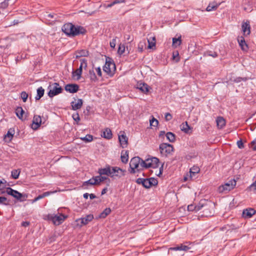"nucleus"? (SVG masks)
<instances>
[{
    "label": "nucleus",
    "mask_w": 256,
    "mask_h": 256,
    "mask_svg": "<svg viewBox=\"0 0 256 256\" xmlns=\"http://www.w3.org/2000/svg\"><path fill=\"white\" fill-rule=\"evenodd\" d=\"M125 50V47L124 45H120L119 46L118 49V53L120 54H122L124 52Z\"/></svg>",
    "instance_id": "49"
},
{
    "label": "nucleus",
    "mask_w": 256,
    "mask_h": 256,
    "mask_svg": "<svg viewBox=\"0 0 256 256\" xmlns=\"http://www.w3.org/2000/svg\"><path fill=\"white\" fill-rule=\"evenodd\" d=\"M148 48H152L153 46H155V45H156L155 42H150L149 40H148Z\"/></svg>",
    "instance_id": "58"
},
{
    "label": "nucleus",
    "mask_w": 256,
    "mask_h": 256,
    "mask_svg": "<svg viewBox=\"0 0 256 256\" xmlns=\"http://www.w3.org/2000/svg\"><path fill=\"white\" fill-rule=\"evenodd\" d=\"M48 89L49 90L48 95L50 98H53L54 96L58 95L62 92V88L58 83L54 82L50 84Z\"/></svg>",
    "instance_id": "6"
},
{
    "label": "nucleus",
    "mask_w": 256,
    "mask_h": 256,
    "mask_svg": "<svg viewBox=\"0 0 256 256\" xmlns=\"http://www.w3.org/2000/svg\"><path fill=\"white\" fill-rule=\"evenodd\" d=\"M82 70L78 68L76 71L72 72L73 77H76L77 80H79L81 76Z\"/></svg>",
    "instance_id": "36"
},
{
    "label": "nucleus",
    "mask_w": 256,
    "mask_h": 256,
    "mask_svg": "<svg viewBox=\"0 0 256 256\" xmlns=\"http://www.w3.org/2000/svg\"><path fill=\"white\" fill-rule=\"evenodd\" d=\"M206 54L208 56H212L213 58H216L218 56V54L216 52H208Z\"/></svg>",
    "instance_id": "50"
},
{
    "label": "nucleus",
    "mask_w": 256,
    "mask_h": 256,
    "mask_svg": "<svg viewBox=\"0 0 256 256\" xmlns=\"http://www.w3.org/2000/svg\"><path fill=\"white\" fill-rule=\"evenodd\" d=\"M146 178H138L136 180V182L138 184H142V185L144 183V181Z\"/></svg>",
    "instance_id": "57"
},
{
    "label": "nucleus",
    "mask_w": 256,
    "mask_h": 256,
    "mask_svg": "<svg viewBox=\"0 0 256 256\" xmlns=\"http://www.w3.org/2000/svg\"><path fill=\"white\" fill-rule=\"evenodd\" d=\"M80 139L86 142H90L92 141L93 136L91 134H86L85 136L80 138Z\"/></svg>",
    "instance_id": "38"
},
{
    "label": "nucleus",
    "mask_w": 256,
    "mask_h": 256,
    "mask_svg": "<svg viewBox=\"0 0 256 256\" xmlns=\"http://www.w3.org/2000/svg\"><path fill=\"white\" fill-rule=\"evenodd\" d=\"M62 30L66 35L72 36L84 34L86 30L82 26H75L72 23L65 24L62 27Z\"/></svg>",
    "instance_id": "1"
},
{
    "label": "nucleus",
    "mask_w": 256,
    "mask_h": 256,
    "mask_svg": "<svg viewBox=\"0 0 256 256\" xmlns=\"http://www.w3.org/2000/svg\"><path fill=\"white\" fill-rule=\"evenodd\" d=\"M190 249V248L188 246H187L184 245L182 244H180V246H176L170 248V250H184V251H187Z\"/></svg>",
    "instance_id": "28"
},
{
    "label": "nucleus",
    "mask_w": 256,
    "mask_h": 256,
    "mask_svg": "<svg viewBox=\"0 0 256 256\" xmlns=\"http://www.w3.org/2000/svg\"><path fill=\"white\" fill-rule=\"evenodd\" d=\"M197 205L190 204L188 206V211H193L197 212L199 211V210H197L196 208Z\"/></svg>",
    "instance_id": "46"
},
{
    "label": "nucleus",
    "mask_w": 256,
    "mask_h": 256,
    "mask_svg": "<svg viewBox=\"0 0 256 256\" xmlns=\"http://www.w3.org/2000/svg\"><path fill=\"white\" fill-rule=\"evenodd\" d=\"M157 184L158 180L154 178H146L142 186L144 187L148 188H150L152 186H156Z\"/></svg>",
    "instance_id": "16"
},
{
    "label": "nucleus",
    "mask_w": 256,
    "mask_h": 256,
    "mask_svg": "<svg viewBox=\"0 0 256 256\" xmlns=\"http://www.w3.org/2000/svg\"><path fill=\"white\" fill-rule=\"evenodd\" d=\"M242 30L245 36H247L250 34V26L248 21L242 22Z\"/></svg>",
    "instance_id": "18"
},
{
    "label": "nucleus",
    "mask_w": 256,
    "mask_h": 256,
    "mask_svg": "<svg viewBox=\"0 0 256 256\" xmlns=\"http://www.w3.org/2000/svg\"><path fill=\"white\" fill-rule=\"evenodd\" d=\"M72 118L75 121H76L77 122H78L80 120V118L78 113H76V114H73Z\"/></svg>",
    "instance_id": "54"
},
{
    "label": "nucleus",
    "mask_w": 256,
    "mask_h": 256,
    "mask_svg": "<svg viewBox=\"0 0 256 256\" xmlns=\"http://www.w3.org/2000/svg\"><path fill=\"white\" fill-rule=\"evenodd\" d=\"M111 212L110 208H106L100 214V218H105Z\"/></svg>",
    "instance_id": "37"
},
{
    "label": "nucleus",
    "mask_w": 256,
    "mask_h": 256,
    "mask_svg": "<svg viewBox=\"0 0 256 256\" xmlns=\"http://www.w3.org/2000/svg\"><path fill=\"white\" fill-rule=\"evenodd\" d=\"M181 37L180 36L178 38H172V44L176 46H179L181 44Z\"/></svg>",
    "instance_id": "42"
},
{
    "label": "nucleus",
    "mask_w": 256,
    "mask_h": 256,
    "mask_svg": "<svg viewBox=\"0 0 256 256\" xmlns=\"http://www.w3.org/2000/svg\"><path fill=\"white\" fill-rule=\"evenodd\" d=\"M21 98L22 99L24 102H26L28 98V94L25 92H21Z\"/></svg>",
    "instance_id": "47"
},
{
    "label": "nucleus",
    "mask_w": 256,
    "mask_h": 256,
    "mask_svg": "<svg viewBox=\"0 0 256 256\" xmlns=\"http://www.w3.org/2000/svg\"><path fill=\"white\" fill-rule=\"evenodd\" d=\"M102 136L108 140L112 138V130L109 128H105Z\"/></svg>",
    "instance_id": "27"
},
{
    "label": "nucleus",
    "mask_w": 256,
    "mask_h": 256,
    "mask_svg": "<svg viewBox=\"0 0 256 256\" xmlns=\"http://www.w3.org/2000/svg\"><path fill=\"white\" fill-rule=\"evenodd\" d=\"M256 213V210L252 208L244 209L242 212V216L245 218H250Z\"/></svg>",
    "instance_id": "17"
},
{
    "label": "nucleus",
    "mask_w": 256,
    "mask_h": 256,
    "mask_svg": "<svg viewBox=\"0 0 256 256\" xmlns=\"http://www.w3.org/2000/svg\"><path fill=\"white\" fill-rule=\"evenodd\" d=\"M24 113V110L22 108V107H18L16 110V116L20 119L23 120V114Z\"/></svg>",
    "instance_id": "33"
},
{
    "label": "nucleus",
    "mask_w": 256,
    "mask_h": 256,
    "mask_svg": "<svg viewBox=\"0 0 256 256\" xmlns=\"http://www.w3.org/2000/svg\"><path fill=\"white\" fill-rule=\"evenodd\" d=\"M200 170V168L198 166H193L192 168L190 169V175L191 177H192L195 175V174H196L199 172Z\"/></svg>",
    "instance_id": "35"
},
{
    "label": "nucleus",
    "mask_w": 256,
    "mask_h": 256,
    "mask_svg": "<svg viewBox=\"0 0 256 256\" xmlns=\"http://www.w3.org/2000/svg\"><path fill=\"white\" fill-rule=\"evenodd\" d=\"M181 130L186 133L188 132V130L190 128V126L188 125V122H186L182 124L180 126Z\"/></svg>",
    "instance_id": "39"
},
{
    "label": "nucleus",
    "mask_w": 256,
    "mask_h": 256,
    "mask_svg": "<svg viewBox=\"0 0 256 256\" xmlns=\"http://www.w3.org/2000/svg\"><path fill=\"white\" fill-rule=\"evenodd\" d=\"M107 190H108L107 188H105L104 189H102V193H101L102 195L105 194Z\"/></svg>",
    "instance_id": "63"
},
{
    "label": "nucleus",
    "mask_w": 256,
    "mask_h": 256,
    "mask_svg": "<svg viewBox=\"0 0 256 256\" xmlns=\"http://www.w3.org/2000/svg\"><path fill=\"white\" fill-rule=\"evenodd\" d=\"M216 122L217 126L218 128H222L226 125L225 120L222 117H218L216 120Z\"/></svg>",
    "instance_id": "29"
},
{
    "label": "nucleus",
    "mask_w": 256,
    "mask_h": 256,
    "mask_svg": "<svg viewBox=\"0 0 256 256\" xmlns=\"http://www.w3.org/2000/svg\"><path fill=\"white\" fill-rule=\"evenodd\" d=\"M236 185V181L234 180H231L224 184L220 186L218 188V192L220 193H227L232 190Z\"/></svg>",
    "instance_id": "8"
},
{
    "label": "nucleus",
    "mask_w": 256,
    "mask_h": 256,
    "mask_svg": "<svg viewBox=\"0 0 256 256\" xmlns=\"http://www.w3.org/2000/svg\"><path fill=\"white\" fill-rule=\"evenodd\" d=\"M159 148L160 154L165 156L172 154L174 150L173 146L167 143L161 144Z\"/></svg>",
    "instance_id": "9"
},
{
    "label": "nucleus",
    "mask_w": 256,
    "mask_h": 256,
    "mask_svg": "<svg viewBox=\"0 0 256 256\" xmlns=\"http://www.w3.org/2000/svg\"><path fill=\"white\" fill-rule=\"evenodd\" d=\"M89 76L91 80L95 81L97 80L96 76L93 70H89Z\"/></svg>",
    "instance_id": "45"
},
{
    "label": "nucleus",
    "mask_w": 256,
    "mask_h": 256,
    "mask_svg": "<svg viewBox=\"0 0 256 256\" xmlns=\"http://www.w3.org/2000/svg\"><path fill=\"white\" fill-rule=\"evenodd\" d=\"M42 118L40 116L34 115V116L32 128L34 130H37L41 125Z\"/></svg>",
    "instance_id": "15"
},
{
    "label": "nucleus",
    "mask_w": 256,
    "mask_h": 256,
    "mask_svg": "<svg viewBox=\"0 0 256 256\" xmlns=\"http://www.w3.org/2000/svg\"><path fill=\"white\" fill-rule=\"evenodd\" d=\"M30 222H23L22 223V226L24 227H26L30 225Z\"/></svg>",
    "instance_id": "60"
},
{
    "label": "nucleus",
    "mask_w": 256,
    "mask_h": 256,
    "mask_svg": "<svg viewBox=\"0 0 256 256\" xmlns=\"http://www.w3.org/2000/svg\"><path fill=\"white\" fill-rule=\"evenodd\" d=\"M219 5H220V4H218L215 2H210L208 6H207L206 10L208 12H211L212 10H214L218 8Z\"/></svg>",
    "instance_id": "30"
},
{
    "label": "nucleus",
    "mask_w": 256,
    "mask_h": 256,
    "mask_svg": "<svg viewBox=\"0 0 256 256\" xmlns=\"http://www.w3.org/2000/svg\"><path fill=\"white\" fill-rule=\"evenodd\" d=\"M163 166H164V164H162V166H160V170H159V173L158 174V176H160V174H162V172H163Z\"/></svg>",
    "instance_id": "61"
},
{
    "label": "nucleus",
    "mask_w": 256,
    "mask_h": 256,
    "mask_svg": "<svg viewBox=\"0 0 256 256\" xmlns=\"http://www.w3.org/2000/svg\"><path fill=\"white\" fill-rule=\"evenodd\" d=\"M246 78H242L241 77H238L235 78L234 80V82L236 83L240 82L242 80L246 81Z\"/></svg>",
    "instance_id": "53"
},
{
    "label": "nucleus",
    "mask_w": 256,
    "mask_h": 256,
    "mask_svg": "<svg viewBox=\"0 0 256 256\" xmlns=\"http://www.w3.org/2000/svg\"><path fill=\"white\" fill-rule=\"evenodd\" d=\"M252 148L256 151V138L250 143Z\"/></svg>",
    "instance_id": "52"
},
{
    "label": "nucleus",
    "mask_w": 256,
    "mask_h": 256,
    "mask_svg": "<svg viewBox=\"0 0 256 256\" xmlns=\"http://www.w3.org/2000/svg\"><path fill=\"white\" fill-rule=\"evenodd\" d=\"M94 216L92 214H88L84 218L77 219L76 222H77L78 224L81 227L84 225L87 224L89 222H91Z\"/></svg>",
    "instance_id": "11"
},
{
    "label": "nucleus",
    "mask_w": 256,
    "mask_h": 256,
    "mask_svg": "<svg viewBox=\"0 0 256 256\" xmlns=\"http://www.w3.org/2000/svg\"><path fill=\"white\" fill-rule=\"evenodd\" d=\"M126 170L118 166H112L110 177L114 178H120L125 176Z\"/></svg>",
    "instance_id": "10"
},
{
    "label": "nucleus",
    "mask_w": 256,
    "mask_h": 256,
    "mask_svg": "<svg viewBox=\"0 0 256 256\" xmlns=\"http://www.w3.org/2000/svg\"><path fill=\"white\" fill-rule=\"evenodd\" d=\"M237 146L240 148H244V145L242 140H239L237 142Z\"/></svg>",
    "instance_id": "56"
},
{
    "label": "nucleus",
    "mask_w": 256,
    "mask_h": 256,
    "mask_svg": "<svg viewBox=\"0 0 256 256\" xmlns=\"http://www.w3.org/2000/svg\"><path fill=\"white\" fill-rule=\"evenodd\" d=\"M121 134L118 135V140L122 148H126L128 144V138L126 136L124 132H120Z\"/></svg>",
    "instance_id": "13"
},
{
    "label": "nucleus",
    "mask_w": 256,
    "mask_h": 256,
    "mask_svg": "<svg viewBox=\"0 0 256 256\" xmlns=\"http://www.w3.org/2000/svg\"><path fill=\"white\" fill-rule=\"evenodd\" d=\"M54 192H44L42 194L38 195V196L36 197L34 200H32V203L35 202L38 200L43 198L46 196H50L51 194L54 193Z\"/></svg>",
    "instance_id": "26"
},
{
    "label": "nucleus",
    "mask_w": 256,
    "mask_h": 256,
    "mask_svg": "<svg viewBox=\"0 0 256 256\" xmlns=\"http://www.w3.org/2000/svg\"><path fill=\"white\" fill-rule=\"evenodd\" d=\"M124 2V0H121V1H120L118 0H115L113 2V4H119V3H120V2Z\"/></svg>",
    "instance_id": "62"
},
{
    "label": "nucleus",
    "mask_w": 256,
    "mask_h": 256,
    "mask_svg": "<svg viewBox=\"0 0 256 256\" xmlns=\"http://www.w3.org/2000/svg\"><path fill=\"white\" fill-rule=\"evenodd\" d=\"M96 182L97 184H100V182L106 180L108 178L102 176H95Z\"/></svg>",
    "instance_id": "40"
},
{
    "label": "nucleus",
    "mask_w": 256,
    "mask_h": 256,
    "mask_svg": "<svg viewBox=\"0 0 256 256\" xmlns=\"http://www.w3.org/2000/svg\"><path fill=\"white\" fill-rule=\"evenodd\" d=\"M88 51L86 50H78L76 52V58H78L80 57L88 56Z\"/></svg>",
    "instance_id": "25"
},
{
    "label": "nucleus",
    "mask_w": 256,
    "mask_h": 256,
    "mask_svg": "<svg viewBox=\"0 0 256 256\" xmlns=\"http://www.w3.org/2000/svg\"><path fill=\"white\" fill-rule=\"evenodd\" d=\"M46 217L47 220H51L54 224L58 226L62 224L67 218L68 216L58 213L57 214H48Z\"/></svg>",
    "instance_id": "5"
},
{
    "label": "nucleus",
    "mask_w": 256,
    "mask_h": 256,
    "mask_svg": "<svg viewBox=\"0 0 256 256\" xmlns=\"http://www.w3.org/2000/svg\"><path fill=\"white\" fill-rule=\"evenodd\" d=\"M12 176L14 179H18V178L20 170H14L12 171Z\"/></svg>",
    "instance_id": "41"
},
{
    "label": "nucleus",
    "mask_w": 256,
    "mask_h": 256,
    "mask_svg": "<svg viewBox=\"0 0 256 256\" xmlns=\"http://www.w3.org/2000/svg\"><path fill=\"white\" fill-rule=\"evenodd\" d=\"M96 180L95 177H92V178L89 180L84 182L82 184V187L84 189H88V185H96Z\"/></svg>",
    "instance_id": "24"
},
{
    "label": "nucleus",
    "mask_w": 256,
    "mask_h": 256,
    "mask_svg": "<svg viewBox=\"0 0 256 256\" xmlns=\"http://www.w3.org/2000/svg\"><path fill=\"white\" fill-rule=\"evenodd\" d=\"M238 41L242 50L244 51H247L248 50V46L245 42L244 38L242 36L238 37Z\"/></svg>",
    "instance_id": "21"
},
{
    "label": "nucleus",
    "mask_w": 256,
    "mask_h": 256,
    "mask_svg": "<svg viewBox=\"0 0 256 256\" xmlns=\"http://www.w3.org/2000/svg\"><path fill=\"white\" fill-rule=\"evenodd\" d=\"M14 130L13 128H10L8 130L7 134L4 136V140L6 142H10L12 139L13 136L14 134Z\"/></svg>",
    "instance_id": "22"
},
{
    "label": "nucleus",
    "mask_w": 256,
    "mask_h": 256,
    "mask_svg": "<svg viewBox=\"0 0 256 256\" xmlns=\"http://www.w3.org/2000/svg\"><path fill=\"white\" fill-rule=\"evenodd\" d=\"M83 104V101L82 99H78V102H71V106L72 110H76L78 109H80Z\"/></svg>",
    "instance_id": "23"
},
{
    "label": "nucleus",
    "mask_w": 256,
    "mask_h": 256,
    "mask_svg": "<svg viewBox=\"0 0 256 256\" xmlns=\"http://www.w3.org/2000/svg\"><path fill=\"white\" fill-rule=\"evenodd\" d=\"M64 89L66 92L74 94L78 90L79 86L78 84H67L65 86Z\"/></svg>",
    "instance_id": "14"
},
{
    "label": "nucleus",
    "mask_w": 256,
    "mask_h": 256,
    "mask_svg": "<svg viewBox=\"0 0 256 256\" xmlns=\"http://www.w3.org/2000/svg\"><path fill=\"white\" fill-rule=\"evenodd\" d=\"M80 64L79 68L82 70L86 69L87 67V60L85 58H82L80 60Z\"/></svg>",
    "instance_id": "43"
},
{
    "label": "nucleus",
    "mask_w": 256,
    "mask_h": 256,
    "mask_svg": "<svg viewBox=\"0 0 256 256\" xmlns=\"http://www.w3.org/2000/svg\"><path fill=\"white\" fill-rule=\"evenodd\" d=\"M251 188H254V190H256V181L254 182L252 185H251Z\"/></svg>",
    "instance_id": "64"
},
{
    "label": "nucleus",
    "mask_w": 256,
    "mask_h": 256,
    "mask_svg": "<svg viewBox=\"0 0 256 256\" xmlns=\"http://www.w3.org/2000/svg\"><path fill=\"white\" fill-rule=\"evenodd\" d=\"M116 65L112 60L107 58L104 66L103 67V70L108 76L112 77L114 76L116 71Z\"/></svg>",
    "instance_id": "4"
},
{
    "label": "nucleus",
    "mask_w": 256,
    "mask_h": 256,
    "mask_svg": "<svg viewBox=\"0 0 256 256\" xmlns=\"http://www.w3.org/2000/svg\"><path fill=\"white\" fill-rule=\"evenodd\" d=\"M6 192L8 194L12 196L14 198L20 201H23V200L21 199L22 196V194L18 191L14 190L8 187L6 188Z\"/></svg>",
    "instance_id": "12"
},
{
    "label": "nucleus",
    "mask_w": 256,
    "mask_h": 256,
    "mask_svg": "<svg viewBox=\"0 0 256 256\" xmlns=\"http://www.w3.org/2000/svg\"><path fill=\"white\" fill-rule=\"evenodd\" d=\"M166 136L167 140L170 142H174L176 140V135L172 132H168Z\"/></svg>",
    "instance_id": "34"
},
{
    "label": "nucleus",
    "mask_w": 256,
    "mask_h": 256,
    "mask_svg": "<svg viewBox=\"0 0 256 256\" xmlns=\"http://www.w3.org/2000/svg\"><path fill=\"white\" fill-rule=\"evenodd\" d=\"M142 162H144V160L138 156L132 158L130 162V166L131 168L130 173L134 174L136 172L142 170L144 168Z\"/></svg>",
    "instance_id": "3"
},
{
    "label": "nucleus",
    "mask_w": 256,
    "mask_h": 256,
    "mask_svg": "<svg viewBox=\"0 0 256 256\" xmlns=\"http://www.w3.org/2000/svg\"><path fill=\"white\" fill-rule=\"evenodd\" d=\"M111 168L112 166H110L109 165H107L105 168H99L98 170V172L100 176L102 175H106L108 176H110L111 174Z\"/></svg>",
    "instance_id": "19"
},
{
    "label": "nucleus",
    "mask_w": 256,
    "mask_h": 256,
    "mask_svg": "<svg viewBox=\"0 0 256 256\" xmlns=\"http://www.w3.org/2000/svg\"><path fill=\"white\" fill-rule=\"evenodd\" d=\"M142 164H144V168H156L159 166L160 160L156 157H151L144 160Z\"/></svg>",
    "instance_id": "7"
},
{
    "label": "nucleus",
    "mask_w": 256,
    "mask_h": 256,
    "mask_svg": "<svg viewBox=\"0 0 256 256\" xmlns=\"http://www.w3.org/2000/svg\"><path fill=\"white\" fill-rule=\"evenodd\" d=\"M56 14H49L45 16L46 19L50 20L51 18H54Z\"/></svg>",
    "instance_id": "55"
},
{
    "label": "nucleus",
    "mask_w": 256,
    "mask_h": 256,
    "mask_svg": "<svg viewBox=\"0 0 256 256\" xmlns=\"http://www.w3.org/2000/svg\"><path fill=\"white\" fill-rule=\"evenodd\" d=\"M96 72H97L98 75L99 76H102V71H101L100 68V67H98V68H96Z\"/></svg>",
    "instance_id": "59"
},
{
    "label": "nucleus",
    "mask_w": 256,
    "mask_h": 256,
    "mask_svg": "<svg viewBox=\"0 0 256 256\" xmlns=\"http://www.w3.org/2000/svg\"><path fill=\"white\" fill-rule=\"evenodd\" d=\"M136 88L146 94L149 92L150 87L146 83L140 82L137 84Z\"/></svg>",
    "instance_id": "20"
},
{
    "label": "nucleus",
    "mask_w": 256,
    "mask_h": 256,
    "mask_svg": "<svg viewBox=\"0 0 256 256\" xmlns=\"http://www.w3.org/2000/svg\"><path fill=\"white\" fill-rule=\"evenodd\" d=\"M128 160V150H122L121 153V160L122 162L126 164Z\"/></svg>",
    "instance_id": "31"
},
{
    "label": "nucleus",
    "mask_w": 256,
    "mask_h": 256,
    "mask_svg": "<svg viewBox=\"0 0 256 256\" xmlns=\"http://www.w3.org/2000/svg\"><path fill=\"white\" fill-rule=\"evenodd\" d=\"M44 90L42 87L37 89V94L35 97L36 100H39L44 94Z\"/></svg>",
    "instance_id": "32"
},
{
    "label": "nucleus",
    "mask_w": 256,
    "mask_h": 256,
    "mask_svg": "<svg viewBox=\"0 0 256 256\" xmlns=\"http://www.w3.org/2000/svg\"><path fill=\"white\" fill-rule=\"evenodd\" d=\"M158 122L154 118H152V120H150V124L154 126H156L158 125Z\"/></svg>",
    "instance_id": "48"
},
{
    "label": "nucleus",
    "mask_w": 256,
    "mask_h": 256,
    "mask_svg": "<svg viewBox=\"0 0 256 256\" xmlns=\"http://www.w3.org/2000/svg\"><path fill=\"white\" fill-rule=\"evenodd\" d=\"M197 210H202V216H210L212 215V206L206 200H201L197 204Z\"/></svg>",
    "instance_id": "2"
},
{
    "label": "nucleus",
    "mask_w": 256,
    "mask_h": 256,
    "mask_svg": "<svg viewBox=\"0 0 256 256\" xmlns=\"http://www.w3.org/2000/svg\"><path fill=\"white\" fill-rule=\"evenodd\" d=\"M172 115L169 113L167 112L165 114V120L166 121H169L172 119Z\"/></svg>",
    "instance_id": "51"
},
{
    "label": "nucleus",
    "mask_w": 256,
    "mask_h": 256,
    "mask_svg": "<svg viewBox=\"0 0 256 256\" xmlns=\"http://www.w3.org/2000/svg\"><path fill=\"white\" fill-rule=\"evenodd\" d=\"M0 204L6 206L8 205L9 200H8L7 198L4 196H0Z\"/></svg>",
    "instance_id": "44"
}]
</instances>
